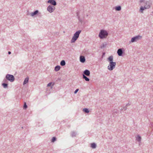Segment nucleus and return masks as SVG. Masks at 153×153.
<instances>
[{
	"mask_svg": "<svg viewBox=\"0 0 153 153\" xmlns=\"http://www.w3.org/2000/svg\"><path fill=\"white\" fill-rule=\"evenodd\" d=\"M108 61L109 62V64L108 66V69L110 71L112 70L115 67L116 63L113 62V58L112 56H110L108 58Z\"/></svg>",
	"mask_w": 153,
	"mask_h": 153,
	"instance_id": "nucleus-1",
	"label": "nucleus"
},
{
	"mask_svg": "<svg viewBox=\"0 0 153 153\" xmlns=\"http://www.w3.org/2000/svg\"><path fill=\"white\" fill-rule=\"evenodd\" d=\"M81 32L80 30L76 31L74 34V36L71 40V43H74L77 40L79 36V34Z\"/></svg>",
	"mask_w": 153,
	"mask_h": 153,
	"instance_id": "nucleus-2",
	"label": "nucleus"
},
{
	"mask_svg": "<svg viewBox=\"0 0 153 153\" xmlns=\"http://www.w3.org/2000/svg\"><path fill=\"white\" fill-rule=\"evenodd\" d=\"M108 33L107 32L104 30H102L99 34V36L101 39L106 38Z\"/></svg>",
	"mask_w": 153,
	"mask_h": 153,
	"instance_id": "nucleus-3",
	"label": "nucleus"
},
{
	"mask_svg": "<svg viewBox=\"0 0 153 153\" xmlns=\"http://www.w3.org/2000/svg\"><path fill=\"white\" fill-rule=\"evenodd\" d=\"M146 5L144 7H141L140 8V11L141 13H143V11L144 9H148L150 7V4L149 2H147L146 3Z\"/></svg>",
	"mask_w": 153,
	"mask_h": 153,
	"instance_id": "nucleus-4",
	"label": "nucleus"
},
{
	"mask_svg": "<svg viewBox=\"0 0 153 153\" xmlns=\"http://www.w3.org/2000/svg\"><path fill=\"white\" fill-rule=\"evenodd\" d=\"M7 79L11 82H13L15 79L14 77L12 75L7 74L6 77Z\"/></svg>",
	"mask_w": 153,
	"mask_h": 153,
	"instance_id": "nucleus-5",
	"label": "nucleus"
},
{
	"mask_svg": "<svg viewBox=\"0 0 153 153\" xmlns=\"http://www.w3.org/2000/svg\"><path fill=\"white\" fill-rule=\"evenodd\" d=\"M142 37L141 36H136L132 38L131 40V42H133L135 41H137L138 39H141Z\"/></svg>",
	"mask_w": 153,
	"mask_h": 153,
	"instance_id": "nucleus-6",
	"label": "nucleus"
},
{
	"mask_svg": "<svg viewBox=\"0 0 153 153\" xmlns=\"http://www.w3.org/2000/svg\"><path fill=\"white\" fill-rule=\"evenodd\" d=\"M55 7L51 5H49L47 8V10L50 13H52L54 10Z\"/></svg>",
	"mask_w": 153,
	"mask_h": 153,
	"instance_id": "nucleus-7",
	"label": "nucleus"
},
{
	"mask_svg": "<svg viewBox=\"0 0 153 153\" xmlns=\"http://www.w3.org/2000/svg\"><path fill=\"white\" fill-rule=\"evenodd\" d=\"M48 3H50L52 5H56V3L55 1L54 0H49L48 1Z\"/></svg>",
	"mask_w": 153,
	"mask_h": 153,
	"instance_id": "nucleus-8",
	"label": "nucleus"
},
{
	"mask_svg": "<svg viewBox=\"0 0 153 153\" xmlns=\"http://www.w3.org/2000/svg\"><path fill=\"white\" fill-rule=\"evenodd\" d=\"M84 74L86 76H89L90 75V72L87 70H85L84 72Z\"/></svg>",
	"mask_w": 153,
	"mask_h": 153,
	"instance_id": "nucleus-9",
	"label": "nucleus"
},
{
	"mask_svg": "<svg viewBox=\"0 0 153 153\" xmlns=\"http://www.w3.org/2000/svg\"><path fill=\"white\" fill-rule=\"evenodd\" d=\"M117 53L119 56H121L123 53L122 50L121 49H119L117 51Z\"/></svg>",
	"mask_w": 153,
	"mask_h": 153,
	"instance_id": "nucleus-10",
	"label": "nucleus"
},
{
	"mask_svg": "<svg viewBox=\"0 0 153 153\" xmlns=\"http://www.w3.org/2000/svg\"><path fill=\"white\" fill-rule=\"evenodd\" d=\"M80 61L81 62L83 63L85 61V58L84 56H81L80 57Z\"/></svg>",
	"mask_w": 153,
	"mask_h": 153,
	"instance_id": "nucleus-11",
	"label": "nucleus"
},
{
	"mask_svg": "<svg viewBox=\"0 0 153 153\" xmlns=\"http://www.w3.org/2000/svg\"><path fill=\"white\" fill-rule=\"evenodd\" d=\"M38 13V10H36L34 12L31 13H30V15L31 16H33L36 15Z\"/></svg>",
	"mask_w": 153,
	"mask_h": 153,
	"instance_id": "nucleus-12",
	"label": "nucleus"
},
{
	"mask_svg": "<svg viewBox=\"0 0 153 153\" xmlns=\"http://www.w3.org/2000/svg\"><path fill=\"white\" fill-rule=\"evenodd\" d=\"M60 68V67L59 65L56 66L55 68V70L56 71H59Z\"/></svg>",
	"mask_w": 153,
	"mask_h": 153,
	"instance_id": "nucleus-13",
	"label": "nucleus"
},
{
	"mask_svg": "<svg viewBox=\"0 0 153 153\" xmlns=\"http://www.w3.org/2000/svg\"><path fill=\"white\" fill-rule=\"evenodd\" d=\"M28 80H29V79L27 77V78H26L25 79V80L24 82L23 85H24L25 84H26L28 82Z\"/></svg>",
	"mask_w": 153,
	"mask_h": 153,
	"instance_id": "nucleus-14",
	"label": "nucleus"
},
{
	"mask_svg": "<svg viewBox=\"0 0 153 153\" xmlns=\"http://www.w3.org/2000/svg\"><path fill=\"white\" fill-rule=\"evenodd\" d=\"M60 65L62 66H64L65 65V61L62 60L60 62Z\"/></svg>",
	"mask_w": 153,
	"mask_h": 153,
	"instance_id": "nucleus-15",
	"label": "nucleus"
},
{
	"mask_svg": "<svg viewBox=\"0 0 153 153\" xmlns=\"http://www.w3.org/2000/svg\"><path fill=\"white\" fill-rule=\"evenodd\" d=\"M83 78L86 81H89V79L84 75H83Z\"/></svg>",
	"mask_w": 153,
	"mask_h": 153,
	"instance_id": "nucleus-16",
	"label": "nucleus"
},
{
	"mask_svg": "<svg viewBox=\"0 0 153 153\" xmlns=\"http://www.w3.org/2000/svg\"><path fill=\"white\" fill-rule=\"evenodd\" d=\"M141 139V137L139 135H138L136 138V139L138 141H140Z\"/></svg>",
	"mask_w": 153,
	"mask_h": 153,
	"instance_id": "nucleus-17",
	"label": "nucleus"
},
{
	"mask_svg": "<svg viewBox=\"0 0 153 153\" xmlns=\"http://www.w3.org/2000/svg\"><path fill=\"white\" fill-rule=\"evenodd\" d=\"M96 144L95 143H93L91 144V147L92 148H95L96 147Z\"/></svg>",
	"mask_w": 153,
	"mask_h": 153,
	"instance_id": "nucleus-18",
	"label": "nucleus"
},
{
	"mask_svg": "<svg viewBox=\"0 0 153 153\" xmlns=\"http://www.w3.org/2000/svg\"><path fill=\"white\" fill-rule=\"evenodd\" d=\"M121 8L120 6H119L116 7L115 8V10H116L119 11V10H121Z\"/></svg>",
	"mask_w": 153,
	"mask_h": 153,
	"instance_id": "nucleus-19",
	"label": "nucleus"
},
{
	"mask_svg": "<svg viewBox=\"0 0 153 153\" xmlns=\"http://www.w3.org/2000/svg\"><path fill=\"white\" fill-rule=\"evenodd\" d=\"M83 111L87 113H88L89 112L87 108L83 109Z\"/></svg>",
	"mask_w": 153,
	"mask_h": 153,
	"instance_id": "nucleus-20",
	"label": "nucleus"
},
{
	"mask_svg": "<svg viewBox=\"0 0 153 153\" xmlns=\"http://www.w3.org/2000/svg\"><path fill=\"white\" fill-rule=\"evenodd\" d=\"M2 85L3 86L4 88H6L7 87V84L6 83H3Z\"/></svg>",
	"mask_w": 153,
	"mask_h": 153,
	"instance_id": "nucleus-21",
	"label": "nucleus"
},
{
	"mask_svg": "<svg viewBox=\"0 0 153 153\" xmlns=\"http://www.w3.org/2000/svg\"><path fill=\"white\" fill-rule=\"evenodd\" d=\"M52 85L53 86L54 85V84L52 82H50L49 83H48L47 85L48 87H49L51 86V85Z\"/></svg>",
	"mask_w": 153,
	"mask_h": 153,
	"instance_id": "nucleus-22",
	"label": "nucleus"
},
{
	"mask_svg": "<svg viewBox=\"0 0 153 153\" xmlns=\"http://www.w3.org/2000/svg\"><path fill=\"white\" fill-rule=\"evenodd\" d=\"M27 108V105H26V103L25 102H24V104L23 106V108L24 109H26Z\"/></svg>",
	"mask_w": 153,
	"mask_h": 153,
	"instance_id": "nucleus-23",
	"label": "nucleus"
},
{
	"mask_svg": "<svg viewBox=\"0 0 153 153\" xmlns=\"http://www.w3.org/2000/svg\"><path fill=\"white\" fill-rule=\"evenodd\" d=\"M56 140V138L55 137H53L52 139V142H54Z\"/></svg>",
	"mask_w": 153,
	"mask_h": 153,
	"instance_id": "nucleus-24",
	"label": "nucleus"
},
{
	"mask_svg": "<svg viewBox=\"0 0 153 153\" xmlns=\"http://www.w3.org/2000/svg\"><path fill=\"white\" fill-rule=\"evenodd\" d=\"M79 89H76L74 91V93L76 94L78 91Z\"/></svg>",
	"mask_w": 153,
	"mask_h": 153,
	"instance_id": "nucleus-25",
	"label": "nucleus"
},
{
	"mask_svg": "<svg viewBox=\"0 0 153 153\" xmlns=\"http://www.w3.org/2000/svg\"><path fill=\"white\" fill-rule=\"evenodd\" d=\"M8 53L9 54H11V53L10 51H9Z\"/></svg>",
	"mask_w": 153,
	"mask_h": 153,
	"instance_id": "nucleus-26",
	"label": "nucleus"
},
{
	"mask_svg": "<svg viewBox=\"0 0 153 153\" xmlns=\"http://www.w3.org/2000/svg\"><path fill=\"white\" fill-rule=\"evenodd\" d=\"M141 2H142V1H140Z\"/></svg>",
	"mask_w": 153,
	"mask_h": 153,
	"instance_id": "nucleus-27",
	"label": "nucleus"
}]
</instances>
